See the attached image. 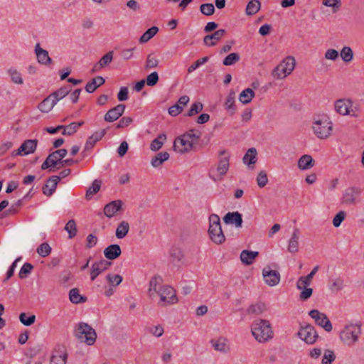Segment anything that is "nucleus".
Wrapping results in <instances>:
<instances>
[{
	"label": "nucleus",
	"instance_id": "bf43d9fd",
	"mask_svg": "<svg viewBox=\"0 0 364 364\" xmlns=\"http://www.w3.org/2000/svg\"><path fill=\"white\" fill-rule=\"evenodd\" d=\"M33 269V266L31 263L26 262L20 269L18 273L19 278L24 279L27 277Z\"/></svg>",
	"mask_w": 364,
	"mask_h": 364
},
{
	"label": "nucleus",
	"instance_id": "412c9836",
	"mask_svg": "<svg viewBox=\"0 0 364 364\" xmlns=\"http://www.w3.org/2000/svg\"><path fill=\"white\" fill-rule=\"evenodd\" d=\"M189 100L190 98L187 95L181 96L175 105L168 108V114L173 117L178 115L183 111V106L186 105Z\"/></svg>",
	"mask_w": 364,
	"mask_h": 364
},
{
	"label": "nucleus",
	"instance_id": "423d86ee",
	"mask_svg": "<svg viewBox=\"0 0 364 364\" xmlns=\"http://www.w3.org/2000/svg\"><path fill=\"white\" fill-rule=\"evenodd\" d=\"M294 67V58L288 56L273 70L272 75L277 79L284 78L293 71Z\"/></svg>",
	"mask_w": 364,
	"mask_h": 364
},
{
	"label": "nucleus",
	"instance_id": "ddd939ff",
	"mask_svg": "<svg viewBox=\"0 0 364 364\" xmlns=\"http://www.w3.org/2000/svg\"><path fill=\"white\" fill-rule=\"evenodd\" d=\"M262 275L265 283L270 287L276 286L280 282L279 272L277 270H272L269 267L263 269Z\"/></svg>",
	"mask_w": 364,
	"mask_h": 364
},
{
	"label": "nucleus",
	"instance_id": "c9c22d12",
	"mask_svg": "<svg viewBox=\"0 0 364 364\" xmlns=\"http://www.w3.org/2000/svg\"><path fill=\"white\" fill-rule=\"evenodd\" d=\"M255 97V92L251 88H246L239 95V100L244 105L250 103Z\"/></svg>",
	"mask_w": 364,
	"mask_h": 364
},
{
	"label": "nucleus",
	"instance_id": "6e6552de",
	"mask_svg": "<svg viewBox=\"0 0 364 364\" xmlns=\"http://www.w3.org/2000/svg\"><path fill=\"white\" fill-rule=\"evenodd\" d=\"M68 150L66 149H60L50 153L43 163L41 164V169L46 170L49 168L50 171H54L53 168H56L58 165V161L56 160V155H59L60 159H63L66 156Z\"/></svg>",
	"mask_w": 364,
	"mask_h": 364
},
{
	"label": "nucleus",
	"instance_id": "a211bd4d",
	"mask_svg": "<svg viewBox=\"0 0 364 364\" xmlns=\"http://www.w3.org/2000/svg\"><path fill=\"white\" fill-rule=\"evenodd\" d=\"M60 177L58 176H50L43 186V193L47 196H50L55 191Z\"/></svg>",
	"mask_w": 364,
	"mask_h": 364
},
{
	"label": "nucleus",
	"instance_id": "b1692460",
	"mask_svg": "<svg viewBox=\"0 0 364 364\" xmlns=\"http://www.w3.org/2000/svg\"><path fill=\"white\" fill-rule=\"evenodd\" d=\"M351 105V100L340 99L335 102V109L340 114L346 115L350 113L349 109Z\"/></svg>",
	"mask_w": 364,
	"mask_h": 364
},
{
	"label": "nucleus",
	"instance_id": "338daca9",
	"mask_svg": "<svg viewBox=\"0 0 364 364\" xmlns=\"http://www.w3.org/2000/svg\"><path fill=\"white\" fill-rule=\"evenodd\" d=\"M209 60L208 56L201 58L194 62L191 65H190L188 68V73H191L193 72L196 68H198L200 65L207 63Z\"/></svg>",
	"mask_w": 364,
	"mask_h": 364
},
{
	"label": "nucleus",
	"instance_id": "49530a36",
	"mask_svg": "<svg viewBox=\"0 0 364 364\" xmlns=\"http://www.w3.org/2000/svg\"><path fill=\"white\" fill-rule=\"evenodd\" d=\"M101 187V181L95 180L91 186L86 191V198L90 199L94 194L97 193Z\"/></svg>",
	"mask_w": 364,
	"mask_h": 364
},
{
	"label": "nucleus",
	"instance_id": "473e14b6",
	"mask_svg": "<svg viewBox=\"0 0 364 364\" xmlns=\"http://www.w3.org/2000/svg\"><path fill=\"white\" fill-rule=\"evenodd\" d=\"M71 86L70 85L63 86L51 93L50 97L57 103L59 100L67 96L71 92Z\"/></svg>",
	"mask_w": 364,
	"mask_h": 364
},
{
	"label": "nucleus",
	"instance_id": "13d9d810",
	"mask_svg": "<svg viewBox=\"0 0 364 364\" xmlns=\"http://www.w3.org/2000/svg\"><path fill=\"white\" fill-rule=\"evenodd\" d=\"M20 321L26 326H31L36 321V316L31 315L27 316L26 313H21L19 316Z\"/></svg>",
	"mask_w": 364,
	"mask_h": 364
},
{
	"label": "nucleus",
	"instance_id": "7c9ffc66",
	"mask_svg": "<svg viewBox=\"0 0 364 364\" xmlns=\"http://www.w3.org/2000/svg\"><path fill=\"white\" fill-rule=\"evenodd\" d=\"M315 161L308 154L303 155L298 161V167L301 170H307L314 166Z\"/></svg>",
	"mask_w": 364,
	"mask_h": 364
},
{
	"label": "nucleus",
	"instance_id": "2eb2a0df",
	"mask_svg": "<svg viewBox=\"0 0 364 364\" xmlns=\"http://www.w3.org/2000/svg\"><path fill=\"white\" fill-rule=\"evenodd\" d=\"M111 265V262L105 260L101 259L98 262H95L92 264L91 271H90V279L92 281H94L98 275L102 273L105 270L108 269V267Z\"/></svg>",
	"mask_w": 364,
	"mask_h": 364
},
{
	"label": "nucleus",
	"instance_id": "603ef678",
	"mask_svg": "<svg viewBox=\"0 0 364 364\" xmlns=\"http://www.w3.org/2000/svg\"><path fill=\"white\" fill-rule=\"evenodd\" d=\"M265 310V305L263 303H257L251 305L247 310V314H260Z\"/></svg>",
	"mask_w": 364,
	"mask_h": 364
},
{
	"label": "nucleus",
	"instance_id": "6ab92c4d",
	"mask_svg": "<svg viewBox=\"0 0 364 364\" xmlns=\"http://www.w3.org/2000/svg\"><path fill=\"white\" fill-rule=\"evenodd\" d=\"M360 193V189L357 187H349L345 190L343 196V203H354Z\"/></svg>",
	"mask_w": 364,
	"mask_h": 364
},
{
	"label": "nucleus",
	"instance_id": "774afa93",
	"mask_svg": "<svg viewBox=\"0 0 364 364\" xmlns=\"http://www.w3.org/2000/svg\"><path fill=\"white\" fill-rule=\"evenodd\" d=\"M113 58V51L107 52L105 55H103L100 60L98 61L102 68L109 65Z\"/></svg>",
	"mask_w": 364,
	"mask_h": 364
},
{
	"label": "nucleus",
	"instance_id": "1a4fd4ad",
	"mask_svg": "<svg viewBox=\"0 0 364 364\" xmlns=\"http://www.w3.org/2000/svg\"><path fill=\"white\" fill-rule=\"evenodd\" d=\"M297 334L307 344L314 343L318 336L315 328L311 324L301 327Z\"/></svg>",
	"mask_w": 364,
	"mask_h": 364
},
{
	"label": "nucleus",
	"instance_id": "9d476101",
	"mask_svg": "<svg viewBox=\"0 0 364 364\" xmlns=\"http://www.w3.org/2000/svg\"><path fill=\"white\" fill-rule=\"evenodd\" d=\"M309 314L314 319L316 323L322 327L326 331L330 332L332 331V324L325 314L316 309H313L309 311Z\"/></svg>",
	"mask_w": 364,
	"mask_h": 364
},
{
	"label": "nucleus",
	"instance_id": "e433bc0d",
	"mask_svg": "<svg viewBox=\"0 0 364 364\" xmlns=\"http://www.w3.org/2000/svg\"><path fill=\"white\" fill-rule=\"evenodd\" d=\"M260 1L259 0H251L248 2L245 13L247 16H252L257 13L260 9Z\"/></svg>",
	"mask_w": 364,
	"mask_h": 364
},
{
	"label": "nucleus",
	"instance_id": "dca6fc26",
	"mask_svg": "<svg viewBox=\"0 0 364 364\" xmlns=\"http://www.w3.org/2000/svg\"><path fill=\"white\" fill-rule=\"evenodd\" d=\"M125 105L119 104L110 109L105 115L104 119L107 122H113L118 119L124 112Z\"/></svg>",
	"mask_w": 364,
	"mask_h": 364
},
{
	"label": "nucleus",
	"instance_id": "20e7f679",
	"mask_svg": "<svg viewBox=\"0 0 364 364\" xmlns=\"http://www.w3.org/2000/svg\"><path fill=\"white\" fill-rule=\"evenodd\" d=\"M331 122L327 115H319L315 119L313 129L314 134L320 139H326L331 134L332 130Z\"/></svg>",
	"mask_w": 364,
	"mask_h": 364
},
{
	"label": "nucleus",
	"instance_id": "7ed1b4c3",
	"mask_svg": "<svg viewBox=\"0 0 364 364\" xmlns=\"http://www.w3.org/2000/svg\"><path fill=\"white\" fill-rule=\"evenodd\" d=\"M208 235L210 240L217 245L223 243L225 237L221 228L220 218L216 214H211L209 217Z\"/></svg>",
	"mask_w": 364,
	"mask_h": 364
},
{
	"label": "nucleus",
	"instance_id": "5fc2aeb1",
	"mask_svg": "<svg viewBox=\"0 0 364 364\" xmlns=\"http://www.w3.org/2000/svg\"><path fill=\"white\" fill-rule=\"evenodd\" d=\"M159 65V60L154 55V53H150L148 55L146 60L145 68L146 69H152L155 68Z\"/></svg>",
	"mask_w": 364,
	"mask_h": 364
},
{
	"label": "nucleus",
	"instance_id": "5701e85b",
	"mask_svg": "<svg viewBox=\"0 0 364 364\" xmlns=\"http://www.w3.org/2000/svg\"><path fill=\"white\" fill-rule=\"evenodd\" d=\"M121 253V247L117 244L110 245L104 250L105 257L109 260L118 258Z\"/></svg>",
	"mask_w": 364,
	"mask_h": 364
},
{
	"label": "nucleus",
	"instance_id": "a878e982",
	"mask_svg": "<svg viewBox=\"0 0 364 364\" xmlns=\"http://www.w3.org/2000/svg\"><path fill=\"white\" fill-rule=\"evenodd\" d=\"M300 237V231L296 228L294 230L291 238L289 241L287 250L291 253H296L299 250V240Z\"/></svg>",
	"mask_w": 364,
	"mask_h": 364
},
{
	"label": "nucleus",
	"instance_id": "4d7b16f0",
	"mask_svg": "<svg viewBox=\"0 0 364 364\" xmlns=\"http://www.w3.org/2000/svg\"><path fill=\"white\" fill-rule=\"evenodd\" d=\"M215 6L211 3L203 4L200 6V12L205 16H211L215 12Z\"/></svg>",
	"mask_w": 364,
	"mask_h": 364
},
{
	"label": "nucleus",
	"instance_id": "bb28decb",
	"mask_svg": "<svg viewBox=\"0 0 364 364\" xmlns=\"http://www.w3.org/2000/svg\"><path fill=\"white\" fill-rule=\"evenodd\" d=\"M105 82V80L102 76H96L89 81L85 85V90L88 93L94 92L99 87Z\"/></svg>",
	"mask_w": 364,
	"mask_h": 364
},
{
	"label": "nucleus",
	"instance_id": "58836bf2",
	"mask_svg": "<svg viewBox=\"0 0 364 364\" xmlns=\"http://www.w3.org/2000/svg\"><path fill=\"white\" fill-rule=\"evenodd\" d=\"M235 92L233 90H230L225 102V106L230 114L232 115L236 111L235 105Z\"/></svg>",
	"mask_w": 364,
	"mask_h": 364
},
{
	"label": "nucleus",
	"instance_id": "2f4dec72",
	"mask_svg": "<svg viewBox=\"0 0 364 364\" xmlns=\"http://www.w3.org/2000/svg\"><path fill=\"white\" fill-rule=\"evenodd\" d=\"M257 152L255 148H250L242 158L243 163L250 168L257 161Z\"/></svg>",
	"mask_w": 364,
	"mask_h": 364
},
{
	"label": "nucleus",
	"instance_id": "de8ad7c7",
	"mask_svg": "<svg viewBox=\"0 0 364 364\" xmlns=\"http://www.w3.org/2000/svg\"><path fill=\"white\" fill-rule=\"evenodd\" d=\"M124 210L123 206H105L104 213L107 218L114 216L119 212Z\"/></svg>",
	"mask_w": 364,
	"mask_h": 364
},
{
	"label": "nucleus",
	"instance_id": "f257e3e1",
	"mask_svg": "<svg viewBox=\"0 0 364 364\" xmlns=\"http://www.w3.org/2000/svg\"><path fill=\"white\" fill-rule=\"evenodd\" d=\"M252 334L259 343H265L273 337V331L270 322L267 320L255 321L251 326Z\"/></svg>",
	"mask_w": 364,
	"mask_h": 364
},
{
	"label": "nucleus",
	"instance_id": "f3484780",
	"mask_svg": "<svg viewBox=\"0 0 364 364\" xmlns=\"http://www.w3.org/2000/svg\"><path fill=\"white\" fill-rule=\"evenodd\" d=\"M225 33L226 31L225 29L217 30L211 34L206 35L203 38V43L208 47L215 46Z\"/></svg>",
	"mask_w": 364,
	"mask_h": 364
},
{
	"label": "nucleus",
	"instance_id": "ea45409f",
	"mask_svg": "<svg viewBox=\"0 0 364 364\" xmlns=\"http://www.w3.org/2000/svg\"><path fill=\"white\" fill-rule=\"evenodd\" d=\"M159 31V28L157 26H152L147 29L139 38V43H144L148 42L151 38H152Z\"/></svg>",
	"mask_w": 364,
	"mask_h": 364
},
{
	"label": "nucleus",
	"instance_id": "cd10ccee",
	"mask_svg": "<svg viewBox=\"0 0 364 364\" xmlns=\"http://www.w3.org/2000/svg\"><path fill=\"white\" fill-rule=\"evenodd\" d=\"M37 139H26L20 146V151H23L24 155L33 153L37 147Z\"/></svg>",
	"mask_w": 364,
	"mask_h": 364
},
{
	"label": "nucleus",
	"instance_id": "393cba45",
	"mask_svg": "<svg viewBox=\"0 0 364 364\" xmlns=\"http://www.w3.org/2000/svg\"><path fill=\"white\" fill-rule=\"evenodd\" d=\"M319 269V266H315L311 272L306 275V277H301L299 278L296 282V287L299 289H302L304 287L309 286L311 284V282L314 276L318 272Z\"/></svg>",
	"mask_w": 364,
	"mask_h": 364
},
{
	"label": "nucleus",
	"instance_id": "a18cd8bd",
	"mask_svg": "<svg viewBox=\"0 0 364 364\" xmlns=\"http://www.w3.org/2000/svg\"><path fill=\"white\" fill-rule=\"evenodd\" d=\"M240 59V56L237 53H231L228 55L223 61V64L225 66H230L237 63Z\"/></svg>",
	"mask_w": 364,
	"mask_h": 364
},
{
	"label": "nucleus",
	"instance_id": "052dcab7",
	"mask_svg": "<svg viewBox=\"0 0 364 364\" xmlns=\"http://www.w3.org/2000/svg\"><path fill=\"white\" fill-rule=\"evenodd\" d=\"M8 73L11 76V80L14 83L19 85L23 84V79L21 77V75L17 70L11 68L8 70Z\"/></svg>",
	"mask_w": 364,
	"mask_h": 364
},
{
	"label": "nucleus",
	"instance_id": "aec40b11",
	"mask_svg": "<svg viewBox=\"0 0 364 364\" xmlns=\"http://www.w3.org/2000/svg\"><path fill=\"white\" fill-rule=\"evenodd\" d=\"M225 224L235 225L236 228H241L242 225V216L238 212H228L223 218Z\"/></svg>",
	"mask_w": 364,
	"mask_h": 364
},
{
	"label": "nucleus",
	"instance_id": "a19ab883",
	"mask_svg": "<svg viewBox=\"0 0 364 364\" xmlns=\"http://www.w3.org/2000/svg\"><path fill=\"white\" fill-rule=\"evenodd\" d=\"M166 140V135L164 133L160 134L156 139H154L150 144L151 150L154 151H159L163 146L164 142Z\"/></svg>",
	"mask_w": 364,
	"mask_h": 364
},
{
	"label": "nucleus",
	"instance_id": "6e6d98bb",
	"mask_svg": "<svg viewBox=\"0 0 364 364\" xmlns=\"http://www.w3.org/2000/svg\"><path fill=\"white\" fill-rule=\"evenodd\" d=\"M203 105L201 102H194L193 104H192L191 108L186 113V116L192 117L195 114H197L203 110Z\"/></svg>",
	"mask_w": 364,
	"mask_h": 364
},
{
	"label": "nucleus",
	"instance_id": "680f3d73",
	"mask_svg": "<svg viewBox=\"0 0 364 364\" xmlns=\"http://www.w3.org/2000/svg\"><path fill=\"white\" fill-rule=\"evenodd\" d=\"M159 79L158 73L154 71L147 75L145 82L148 86L153 87L157 84Z\"/></svg>",
	"mask_w": 364,
	"mask_h": 364
},
{
	"label": "nucleus",
	"instance_id": "39448f33",
	"mask_svg": "<svg viewBox=\"0 0 364 364\" xmlns=\"http://www.w3.org/2000/svg\"><path fill=\"white\" fill-rule=\"evenodd\" d=\"M361 323L348 324L340 333L341 340L348 346H352L358 341L361 333Z\"/></svg>",
	"mask_w": 364,
	"mask_h": 364
},
{
	"label": "nucleus",
	"instance_id": "72a5a7b5",
	"mask_svg": "<svg viewBox=\"0 0 364 364\" xmlns=\"http://www.w3.org/2000/svg\"><path fill=\"white\" fill-rule=\"evenodd\" d=\"M170 155L167 151L159 152L152 158L151 164L153 167L157 168L160 166L164 161H167Z\"/></svg>",
	"mask_w": 364,
	"mask_h": 364
},
{
	"label": "nucleus",
	"instance_id": "8fccbe9b",
	"mask_svg": "<svg viewBox=\"0 0 364 364\" xmlns=\"http://www.w3.org/2000/svg\"><path fill=\"white\" fill-rule=\"evenodd\" d=\"M51 250V247L48 243L43 242L38 247L36 252L41 257H46L50 254Z\"/></svg>",
	"mask_w": 364,
	"mask_h": 364
},
{
	"label": "nucleus",
	"instance_id": "e2e57ef3",
	"mask_svg": "<svg viewBox=\"0 0 364 364\" xmlns=\"http://www.w3.org/2000/svg\"><path fill=\"white\" fill-rule=\"evenodd\" d=\"M336 359V355L333 350H326L322 359V364H331Z\"/></svg>",
	"mask_w": 364,
	"mask_h": 364
},
{
	"label": "nucleus",
	"instance_id": "c756f323",
	"mask_svg": "<svg viewBox=\"0 0 364 364\" xmlns=\"http://www.w3.org/2000/svg\"><path fill=\"white\" fill-rule=\"evenodd\" d=\"M259 255L257 251L242 250L240 253V259L243 264L250 265L253 263L255 259Z\"/></svg>",
	"mask_w": 364,
	"mask_h": 364
},
{
	"label": "nucleus",
	"instance_id": "37998d69",
	"mask_svg": "<svg viewBox=\"0 0 364 364\" xmlns=\"http://www.w3.org/2000/svg\"><path fill=\"white\" fill-rule=\"evenodd\" d=\"M129 225L127 222H121L116 230V237L119 239L124 238L128 233Z\"/></svg>",
	"mask_w": 364,
	"mask_h": 364
},
{
	"label": "nucleus",
	"instance_id": "09e8293b",
	"mask_svg": "<svg viewBox=\"0 0 364 364\" xmlns=\"http://www.w3.org/2000/svg\"><path fill=\"white\" fill-rule=\"evenodd\" d=\"M106 279L111 287H116L122 282V277L119 274H108Z\"/></svg>",
	"mask_w": 364,
	"mask_h": 364
},
{
	"label": "nucleus",
	"instance_id": "f03ea898",
	"mask_svg": "<svg viewBox=\"0 0 364 364\" xmlns=\"http://www.w3.org/2000/svg\"><path fill=\"white\" fill-rule=\"evenodd\" d=\"M75 336L80 342L88 346L93 345L96 341L97 334L90 325L86 323H79L74 332Z\"/></svg>",
	"mask_w": 364,
	"mask_h": 364
},
{
	"label": "nucleus",
	"instance_id": "3c124183",
	"mask_svg": "<svg viewBox=\"0 0 364 364\" xmlns=\"http://www.w3.org/2000/svg\"><path fill=\"white\" fill-rule=\"evenodd\" d=\"M341 57L346 63L350 62L353 58V52L348 46H344L341 51Z\"/></svg>",
	"mask_w": 364,
	"mask_h": 364
},
{
	"label": "nucleus",
	"instance_id": "9b49d317",
	"mask_svg": "<svg viewBox=\"0 0 364 364\" xmlns=\"http://www.w3.org/2000/svg\"><path fill=\"white\" fill-rule=\"evenodd\" d=\"M106 134V129H102L100 131L95 132L90 136L87 139L84 149L81 152L82 157L87 156V152L92 149L95 144L99 141Z\"/></svg>",
	"mask_w": 364,
	"mask_h": 364
},
{
	"label": "nucleus",
	"instance_id": "864d4df0",
	"mask_svg": "<svg viewBox=\"0 0 364 364\" xmlns=\"http://www.w3.org/2000/svg\"><path fill=\"white\" fill-rule=\"evenodd\" d=\"M65 230L68 232L69 238L74 237L77 234L76 223L74 220H70L65 226Z\"/></svg>",
	"mask_w": 364,
	"mask_h": 364
},
{
	"label": "nucleus",
	"instance_id": "0e129e2a",
	"mask_svg": "<svg viewBox=\"0 0 364 364\" xmlns=\"http://www.w3.org/2000/svg\"><path fill=\"white\" fill-rule=\"evenodd\" d=\"M346 217V213L344 210L339 211L333 219V225L335 228H338Z\"/></svg>",
	"mask_w": 364,
	"mask_h": 364
},
{
	"label": "nucleus",
	"instance_id": "4468645a",
	"mask_svg": "<svg viewBox=\"0 0 364 364\" xmlns=\"http://www.w3.org/2000/svg\"><path fill=\"white\" fill-rule=\"evenodd\" d=\"M183 146V148L178 149V152L181 154L187 153L191 150H193L196 146H193V141H190L186 137L184 136V134H182L181 136H178L173 143V149L175 151H178L179 146Z\"/></svg>",
	"mask_w": 364,
	"mask_h": 364
},
{
	"label": "nucleus",
	"instance_id": "c03bdc74",
	"mask_svg": "<svg viewBox=\"0 0 364 364\" xmlns=\"http://www.w3.org/2000/svg\"><path fill=\"white\" fill-rule=\"evenodd\" d=\"M229 159L230 155H228L220 159L219 164L217 168V171L220 173V175H225L229 168Z\"/></svg>",
	"mask_w": 364,
	"mask_h": 364
},
{
	"label": "nucleus",
	"instance_id": "4c0bfd02",
	"mask_svg": "<svg viewBox=\"0 0 364 364\" xmlns=\"http://www.w3.org/2000/svg\"><path fill=\"white\" fill-rule=\"evenodd\" d=\"M69 298L70 301L73 304L83 303L87 301V298L81 296L79 293V289L77 288H73L70 290Z\"/></svg>",
	"mask_w": 364,
	"mask_h": 364
},
{
	"label": "nucleus",
	"instance_id": "4be33fe9",
	"mask_svg": "<svg viewBox=\"0 0 364 364\" xmlns=\"http://www.w3.org/2000/svg\"><path fill=\"white\" fill-rule=\"evenodd\" d=\"M35 53L37 60L40 64L47 65L53 62L52 59L49 57L48 52L41 48L39 43H36L35 46Z\"/></svg>",
	"mask_w": 364,
	"mask_h": 364
},
{
	"label": "nucleus",
	"instance_id": "79ce46f5",
	"mask_svg": "<svg viewBox=\"0 0 364 364\" xmlns=\"http://www.w3.org/2000/svg\"><path fill=\"white\" fill-rule=\"evenodd\" d=\"M183 134L185 137L190 140V141H193V145L195 146V145L198 143V140L200 138L202 133L198 129H192Z\"/></svg>",
	"mask_w": 364,
	"mask_h": 364
},
{
	"label": "nucleus",
	"instance_id": "0eeeda50",
	"mask_svg": "<svg viewBox=\"0 0 364 364\" xmlns=\"http://www.w3.org/2000/svg\"><path fill=\"white\" fill-rule=\"evenodd\" d=\"M159 305L173 304L178 301L175 290L170 286H164L159 289Z\"/></svg>",
	"mask_w": 364,
	"mask_h": 364
},
{
	"label": "nucleus",
	"instance_id": "f8f14e48",
	"mask_svg": "<svg viewBox=\"0 0 364 364\" xmlns=\"http://www.w3.org/2000/svg\"><path fill=\"white\" fill-rule=\"evenodd\" d=\"M68 356L65 346H58L50 357V364H66Z\"/></svg>",
	"mask_w": 364,
	"mask_h": 364
},
{
	"label": "nucleus",
	"instance_id": "c85d7f7f",
	"mask_svg": "<svg viewBox=\"0 0 364 364\" xmlns=\"http://www.w3.org/2000/svg\"><path fill=\"white\" fill-rule=\"evenodd\" d=\"M210 343L213 348L222 353H227L229 351L230 348L228 345V340L224 337H220L217 340H211Z\"/></svg>",
	"mask_w": 364,
	"mask_h": 364
},
{
	"label": "nucleus",
	"instance_id": "f704fd0d",
	"mask_svg": "<svg viewBox=\"0 0 364 364\" xmlns=\"http://www.w3.org/2000/svg\"><path fill=\"white\" fill-rule=\"evenodd\" d=\"M55 104L56 102L54 100L48 95L41 103H39L38 108L42 112L48 113L53 109Z\"/></svg>",
	"mask_w": 364,
	"mask_h": 364
},
{
	"label": "nucleus",
	"instance_id": "69168bd1",
	"mask_svg": "<svg viewBox=\"0 0 364 364\" xmlns=\"http://www.w3.org/2000/svg\"><path fill=\"white\" fill-rule=\"evenodd\" d=\"M323 4L326 6L332 7L333 11L336 12L341 6V0H323Z\"/></svg>",
	"mask_w": 364,
	"mask_h": 364
}]
</instances>
